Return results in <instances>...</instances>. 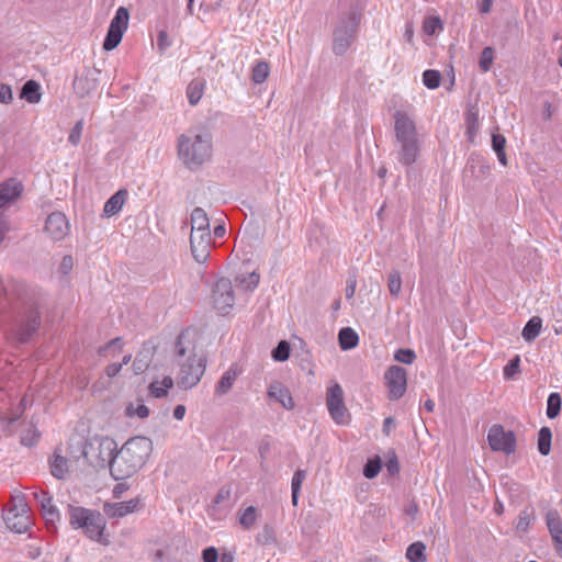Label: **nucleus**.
I'll use <instances>...</instances> for the list:
<instances>
[{
	"label": "nucleus",
	"instance_id": "1",
	"mask_svg": "<svg viewBox=\"0 0 562 562\" xmlns=\"http://www.w3.org/2000/svg\"><path fill=\"white\" fill-rule=\"evenodd\" d=\"M173 353L180 367L178 385L182 390L195 386L203 376L206 368V359L194 353V344L191 340L189 329L182 330L175 342Z\"/></svg>",
	"mask_w": 562,
	"mask_h": 562
},
{
	"label": "nucleus",
	"instance_id": "2",
	"mask_svg": "<svg viewBox=\"0 0 562 562\" xmlns=\"http://www.w3.org/2000/svg\"><path fill=\"white\" fill-rule=\"evenodd\" d=\"M151 452V440L146 437L128 439L120 450L116 449L112 464V476L120 481L138 472Z\"/></svg>",
	"mask_w": 562,
	"mask_h": 562
},
{
	"label": "nucleus",
	"instance_id": "3",
	"mask_svg": "<svg viewBox=\"0 0 562 562\" xmlns=\"http://www.w3.org/2000/svg\"><path fill=\"white\" fill-rule=\"evenodd\" d=\"M213 137L205 130L182 134L178 138V154L190 169L198 168L212 157Z\"/></svg>",
	"mask_w": 562,
	"mask_h": 562
},
{
	"label": "nucleus",
	"instance_id": "4",
	"mask_svg": "<svg viewBox=\"0 0 562 562\" xmlns=\"http://www.w3.org/2000/svg\"><path fill=\"white\" fill-rule=\"evenodd\" d=\"M396 138V159L404 166H411L419 155V143L414 121L402 111L394 114Z\"/></svg>",
	"mask_w": 562,
	"mask_h": 562
},
{
	"label": "nucleus",
	"instance_id": "5",
	"mask_svg": "<svg viewBox=\"0 0 562 562\" xmlns=\"http://www.w3.org/2000/svg\"><path fill=\"white\" fill-rule=\"evenodd\" d=\"M361 14L351 10L341 14L333 32V53L337 56L344 55L351 46L360 23Z\"/></svg>",
	"mask_w": 562,
	"mask_h": 562
},
{
	"label": "nucleus",
	"instance_id": "6",
	"mask_svg": "<svg viewBox=\"0 0 562 562\" xmlns=\"http://www.w3.org/2000/svg\"><path fill=\"white\" fill-rule=\"evenodd\" d=\"M117 443L112 438L94 437L85 445L82 454L88 462L95 467H109L112 473Z\"/></svg>",
	"mask_w": 562,
	"mask_h": 562
},
{
	"label": "nucleus",
	"instance_id": "7",
	"mask_svg": "<svg viewBox=\"0 0 562 562\" xmlns=\"http://www.w3.org/2000/svg\"><path fill=\"white\" fill-rule=\"evenodd\" d=\"M326 406L331 419L337 425H347L350 420V415L345 405L344 390L339 383L334 382L326 393Z\"/></svg>",
	"mask_w": 562,
	"mask_h": 562
},
{
	"label": "nucleus",
	"instance_id": "8",
	"mask_svg": "<svg viewBox=\"0 0 562 562\" xmlns=\"http://www.w3.org/2000/svg\"><path fill=\"white\" fill-rule=\"evenodd\" d=\"M130 21V12L127 8H117L113 19L110 22L105 38L103 41V49L112 50L121 43Z\"/></svg>",
	"mask_w": 562,
	"mask_h": 562
},
{
	"label": "nucleus",
	"instance_id": "9",
	"mask_svg": "<svg viewBox=\"0 0 562 562\" xmlns=\"http://www.w3.org/2000/svg\"><path fill=\"white\" fill-rule=\"evenodd\" d=\"M487 441L493 451L512 454L516 450V437L513 431H505L499 424L493 425L487 434Z\"/></svg>",
	"mask_w": 562,
	"mask_h": 562
},
{
	"label": "nucleus",
	"instance_id": "10",
	"mask_svg": "<svg viewBox=\"0 0 562 562\" xmlns=\"http://www.w3.org/2000/svg\"><path fill=\"white\" fill-rule=\"evenodd\" d=\"M213 303L214 307L222 315H226L232 311L235 304V295L229 279L221 278L215 282L213 288Z\"/></svg>",
	"mask_w": 562,
	"mask_h": 562
},
{
	"label": "nucleus",
	"instance_id": "11",
	"mask_svg": "<svg viewBox=\"0 0 562 562\" xmlns=\"http://www.w3.org/2000/svg\"><path fill=\"white\" fill-rule=\"evenodd\" d=\"M491 166L486 159L480 155H471L463 170V182L469 188H474L476 182L487 178Z\"/></svg>",
	"mask_w": 562,
	"mask_h": 562
},
{
	"label": "nucleus",
	"instance_id": "12",
	"mask_svg": "<svg viewBox=\"0 0 562 562\" xmlns=\"http://www.w3.org/2000/svg\"><path fill=\"white\" fill-rule=\"evenodd\" d=\"M389 390V398L394 401L401 398L407 387V372L400 366H391L384 374Z\"/></svg>",
	"mask_w": 562,
	"mask_h": 562
},
{
	"label": "nucleus",
	"instance_id": "13",
	"mask_svg": "<svg viewBox=\"0 0 562 562\" xmlns=\"http://www.w3.org/2000/svg\"><path fill=\"white\" fill-rule=\"evenodd\" d=\"M41 325V314L37 307H30L19 325L16 338L20 342H27Z\"/></svg>",
	"mask_w": 562,
	"mask_h": 562
},
{
	"label": "nucleus",
	"instance_id": "14",
	"mask_svg": "<svg viewBox=\"0 0 562 562\" xmlns=\"http://www.w3.org/2000/svg\"><path fill=\"white\" fill-rule=\"evenodd\" d=\"M212 236L211 233H191L190 247L194 260L204 263L211 254Z\"/></svg>",
	"mask_w": 562,
	"mask_h": 562
},
{
	"label": "nucleus",
	"instance_id": "15",
	"mask_svg": "<svg viewBox=\"0 0 562 562\" xmlns=\"http://www.w3.org/2000/svg\"><path fill=\"white\" fill-rule=\"evenodd\" d=\"M69 229L68 220L61 212H53L46 218L44 231L53 240H61Z\"/></svg>",
	"mask_w": 562,
	"mask_h": 562
},
{
	"label": "nucleus",
	"instance_id": "16",
	"mask_svg": "<svg viewBox=\"0 0 562 562\" xmlns=\"http://www.w3.org/2000/svg\"><path fill=\"white\" fill-rule=\"evenodd\" d=\"M144 507L142 498L135 497L127 502L105 503L104 513L111 518H122Z\"/></svg>",
	"mask_w": 562,
	"mask_h": 562
},
{
	"label": "nucleus",
	"instance_id": "17",
	"mask_svg": "<svg viewBox=\"0 0 562 562\" xmlns=\"http://www.w3.org/2000/svg\"><path fill=\"white\" fill-rule=\"evenodd\" d=\"M23 190V183L15 178H10L0 182V209L18 201L21 198Z\"/></svg>",
	"mask_w": 562,
	"mask_h": 562
},
{
	"label": "nucleus",
	"instance_id": "18",
	"mask_svg": "<svg viewBox=\"0 0 562 562\" xmlns=\"http://www.w3.org/2000/svg\"><path fill=\"white\" fill-rule=\"evenodd\" d=\"M546 524L555 544V551L562 558V519L557 509H550L546 514Z\"/></svg>",
	"mask_w": 562,
	"mask_h": 562
},
{
	"label": "nucleus",
	"instance_id": "19",
	"mask_svg": "<svg viewBox=\"0 0 562 562\" xmlns=\"http://www.w3.org/2000/svg\"><path fill=\"white\" fill-rule=\"evenodd\" d=\"M32 494L36 499L37 504L40 505L43 513V517L45 518L47 524H54L56 520L59 519V512L57 507L53 504V497L49 495L48 492L34 491Z\"/></svg>",
	"mask_w": 562,
	"mask_h": 562
},
{
	"label": "nucleus",
	"instance_id": "20",
	"mask_svg": "<svg viewBox=\"0 0 562 562\" xmlns=\"http://www.w3.org/2000/svg\"><path fill=\"white\" fill-rule=\"evenodd\" d=\"M3 519L7 527L16 533L26 532L31 526V518L29 513L4 510Z\"/></svg>",
	"mask_w": 562,
	"mask_h": 562
},
{
	"label": "nucleus",
	"instance_id": "21",
	"mask_svg": "<svg viewBox=\"0 0 562 562\" xmlns=\"http://www.w3.org/2000/svg\"><path fill=\"white\" fill-rule=\"evenodd\" d=\"M232 508L231 490L222 487L210 507V515L215 518L225 516Z\"/></svg>",
	"mask_w": 562,
	"mask_h": 562
},
{
	"label": "nucleus",
	"instance_id": "22",
	"mask_svg": "<svg viewBox=\"0 0 562 562\" xmlns=\"http://www.w3.org/2000/svg\"><path fill=\"white\" fill-rule=\"evenodd\" d=\"M95 89L97 80L91 77L90 70L83 71L74 79V91L80 98L89 95Z\"/></svg>",
	"mask_w": 562,
	"mask_h": 562
},
{
	"label": "nucleus",
	"instance_id": "23",
	"mask_svg": "<svg viewBox=\"0 0 562 562\" xmlns=\"http://www.w3.org/2000/svg\"><path fill=\"white\" fill-rule=\"evenodd\" d=\"M104 528V518L101 516L100 513L97 512L82 529L88 538H90L93 541L101 542Z\"/></svg>",
	"mask_w": 562,
	"mask_h": 562
},
{
	"label": "nucleus",
	"instance_id": "24",
	"mask_svg": "<svg viewBox=\"0 0 562 562\" xmlns=\"http://www.w3.org/2000/svg\"><path fill=\"white\" fill-rule=\"evenodd\" d=\"M268 395L279 402L285 409H292L294 407L290 391L280 382H274L269 386Z\"/></svg>",
	"mask_w": 562,
	"mask_h": 562
},
{
	"label": "nucleus",
	"instance_id": "25",
	"mask_svg": "<svg viewBox=\"0 0 562 562\" xmlns=\"http://www.w3.org/2000/svg\"><path fill=\"white\" fill-rule=\"evenodd\" d=\"M238 369L235 364L231 366L220 378L218 382L215 385L214 393L217 396H223L227 394L233 387L237 376Z\"/></svg>",
	"mask_w": 562,
	"mask_h": 562
},
{
	"label": "nucleus",
	"instance_id": "26",
	"mask_svg": "<svg viewBox=\"0 0 562 562\" xmlns=\"http://www.w3.org/2000/svg\"><path fill=\"white\" fill-rule=\"evenodd\" d=\"M69 522L74 528H83L97 513L85 507L69 505Z\"/></svg>",
	"mask_w": 562,
	"mask_h": 562
},
{
	"label": "nucleus",
	"instance_id": "27",
	"mask_svg": "<svg viewBox=\"0 0 562 562\" xmlns=\"http://www.w3.org/2000/svg\"><path fill=\"white\" fill-rule=\"evenodd\" d=\"M128 192L126 189H120L105 202L103 213L106 216H113L117 214L122 210Z\"/></svg>",
	"mask_w": 562,
	"mask_h": 562
},
{
	"label": "nucleus",
	"instance_id": "28",
	"mask_svg": "<svg viewBox=\"0 0 562 562\" xmlns=\"http://www.w3.org/2000/svg\"><path fill=\"white\" fill-rule=\"evenodd\" d=\"M191 233H211L209 216L202 207H195L191 213Z\"/></svg>",
	"mask_w": 562,
	"mask_h": 562
},
{
	"label": "nucleus",
	"instance_id": "29",
	"mask_svg": "<svg viewBox=\"0 0 562 562\" xmlns=\"http://www.w3.org/2000/svg\"><path fill=\"white\" fill-rule=\"evenodd\" d=\"M338 342L341 350H351L359 344V336L351 327H342L338 333Z\"/></svg>",
	"mask_w": 562,
	"mask_h": 562
},
{
	"label": "nucleus",
	"instance_id": "30",
	"mask_svg": "<svg viewBox=\"0 0 562 562\" xmlns=\"http://www.w3.org/2000/svg\"><path fill=\"white\" fill-rule=\"evenodd\" d=\"M20 98L32 104L38 103L42 98L40 83L35 80H27L21 89Z\"/></svg>",
	"mask_w": 562,
	"mask_h": 562
},
{
	"label": "nucleus",
	"instance_id": "31",
	"mask_svg": "<svg viewBox=\"0 0 562 562\" xmlns=\"http://www.w3.org/2000/svg\"><path fill=\"white\" fill-rule=\"evenodd\" d=\"M205 89V81L200 78L193 79L187 87V98L191 105H196Z\"/></svg>",
	"mask_w": 562,
	"mask_h": 562
},
{
	"label": "nucleus",
	"instance_id": "32",
	"mask_svg": "<svg viewBox=\"0 0 562 562\" xmlns=\"http://www.w3.org/2000/svg\"><path fill=\"white\" fill-rule=\"evenodd\" d=\"M464 120L467 126L465 134L468 139L473 142L479 132V111L474 108L469 109L465 113Z\"/></svg>",
	"mask_w": 562,
	"mask_h": 562
},
{
	"label": "nucleus",
	"instance_id": "33",
	"mask_svg": "<svg viewBox=\"0 0 562 562\" xmlns=\"http://www.w3.org/2000/svg\"><path fill=\"white\" fill-rule=\"evenodd\" d=\"M173 386V380L171 376H165L161 381H153L149 384V392L156 398H162L167 396L168 391Z\"/></svg>",
	"mask_w": 562,
	"mask_h": 562
},
{
	"label": "nucleus",
	"instance_id": "34",
	"mask_svg": "<svg viewBox=\"0 0 562 562\" xmlns=\"http://www.w3.org/2000/svg\"><path fill=\"white\" fill-rule=\"evenodd\" d=\"M542 327V319L538 316L531 317L527 324L525 325L522 329V337L526 341H532L535 340L541 330Z\"/></svg>",
	"mask_w": 562,
	"mask_h": 562
},
{
	"label": "nucleus",
	"instance_id": "35",
	"mask_svg": "<svg viewBox=\"0 0 562 562\" xmlns=\"http://www.w3.org/2000/svg\"><path fill=\"white\" fill-rule=\"evenodd\" d=\"M552 431L549 427L543 426L538 432V451L541 456H548L551 451Z\"/></svg>",
	"mask_w": 562,
	"mask_h": 562
},
{
	"label": "nucleus",
	"instance_id": "36",
	"mask_svg": "<svg viewBox=\"0 0 562 562\" xmlns=\"http://www.w3.org/2000/svg\"><path fill=\"white\" fill-rule=\"evenodd\" d=\"M406 559L409 562H426V546L422 541L413 542L406 550Z\"/></svg>",
	"mask_w": 562,
	"mask_h": 562
},
{
	"label": "nucleus",
	"instance_id": "37",
	"mask_svg": "<svg viewBox=\"0 0 562 562\" xmlns=\"http://www.w3.org/2000/svg\"><path fill=\"white\" fill-rule=\"evenodd\" d=\"M561 406H562V397H561L560 393H558V392L550 393L547 398V411H546L547 417L550 419H554L555 417H558L561 412Z\"/></svg>",
	"mask_w": 562,
	"mask_h": 562
},
{
	"label": "nucleus",
	"instance_id": "38",
	"mask_svg": "<svg viewBox=\"0 0 562 562\" xmlns=\"http://www.w3.org/2000/svg\"><path fill=\"white\" fill-rule=\"evenodd\" d=\"M306 479V471L305 470H296L293 474L292 482H291V498L293 506H297L299 502V495L302 488V484Z\"/></svg>",
	"mask_w": 562,
	"mask_h": 562
},
{
	"label": "nucleus",
	"instance_id": "39",
	"mask_svg": "<svg viewBox=\"0 0 562 562\" xmlns=\"http://www.w3.org/2000/svg\"><path fill=\"white\" fill-rule=\"evenodd\" d=\"M68 471V461L65 457L55 454L50 461V473L56 479H64Z\"/></svg>",
	"mask_w": 562,
	"mask_h": 562
},
{
	"label": "nucleus",
	"instance_id": "40",
	"mask_svg": "<svg viewBox=\"0 0 562 562\" xmlns=\"http://www.w3.org/2000/svg\"><path fill=\"white\" fill-rule=\"evenodd\" d=\"M260 277L257 272H250L245 274H238L235 279L237 284L245 291H254L259 283Z\"/></svg>",
	"mask_w": 562,
	"mask_h": 562
},
{
	"label": "nucleus",
	"instance_id": "41",
	"mask_svg": "<svg viewBox=\"0 0 562 562\" xmlns=\"http://www.w3.org/2000/svg\"><path fill=\"white\" fill-rule=\"evenodd\" d=\"M506 138L501 134L492 135V148L496 153L498 161L503 165H507V157L505 154Z\"/></svg>",
	"mask_w": 562,
	"mask_h": 562
},
{
	"label": "nucleus",
	"instance_id": "42",
	"mask_svg": "<svg viewBox=\"0 0 562 562\" xmlns=\"http://www.w3.org/2000/svg\"><path fill=\"white\" fill-rule=\"evenodd\" d=\"M270 72V67L267 61L259 60L255 64L251 71V80L259 85L266 81Z\"/></svg>",
	"mask_w": 562,
	"mask_h": 562
},
{
	"label": "nucleus",
	"instance_id": "43",
	"mask_svg": "<svg viewBox=\"0 0 562 562\" xmlns=\"http://www.w3.org/2000/svg\"><path fill=\"white\" fill-rule=\"evenodd\" d=\"M5 510H12L15 513H29V505L25 496L21 492H15L11 496V502Z\"/></svg>",
	"mask_w": 562,
	"mask_h": 562
},
{
	"label": "nucleus",
	"instance_id": "44",
	"mask_svg": "<svg viewBox=\"0 0 562 562\" xmlns=\"http://www.w3.org/2000/svg\"><path fill=\"white\" fill-rule=\"evenodd\" d=\"M258 517V510L255 506H248L244 512L239 514V524L245 529H250L256 522Z\"/></svg>",
	"mask_w": 562,
	"mask_h": 562
},
{
	"label": "nucleus",
	"instance_id": "45",
	"mask_svg": "<svg viewBox=\"0 0 562 562\" xmlns=\"http://www.w3.org/2000/svg\"><path fill=\"white\" fill-rule=\"evenodd\" d=\"M423 83L428 89H437L441 83V74L435 69H427L423 72Z\"/></svg>",
	"mask_w": 562,
	"mask_h": 562
},
{
	"label": "nucleus",
	"instance_id": "46",
	"mask_svg": "<svg viewBox=\"0 0 562 562\" xmlns=\"http://www.w3.org/2000/svg\"><path fill=\"white\" fill-rule=\"evenodd\" d=\"M291 347L286 340H281L272 350L271 356L274 361L283 362L290 357Z\"/></svg>",
	"mask_w": 562,
	"mask_h": 562
},
{
	"label": "nucleus",
	"instance_id": "47",
	"mask_svg": "<svg viewBox=\"0 0 562 562\" xmlns=\"http://www.w3.org/2000/svg\"><path fill=\"white\" fill-rule=\"evenodd\" d=\"M443 30V24L439 16H428L424 20L423 31L427 35H434L438 31Z\"/></svg>",
	"mask_w": 562,
	"mask_h": 562
},
{
	"label": "nucleus",
	"instance_id": "48",
	"mask_svg": "<svg viewBox=\"0 0 562 562\" xmlns=\"http://www.w3.org/2000/svg\"><path fill=\"white\" fill-rule=\"evenodd\" d=\"M382 462L380 458L370 459L363 467V475L367 479H374L381 471Z\"/></svg>",
	"mask_w": 562,
	"mask_h": 562
},
{
	"label": "nucleus",
	"instance_id": "49",
	"mask_svg": "<svg viewBox=\"0 0 562 562\" xmlns=\"http://www.w3.org/2000/svg\"><path fill=\"white\" fill-rule=\"evenodd\" d=\"M494 60V49L492 47H485L480 56V68L483 71H488Z\"/></svg>",
	"mask_w": 562,
	"mask_h": 562
},
{
	"label": "nucleus",
	"instance_id": "50",
	"mask_svg": "<svg viewBox=\"0 0 562 562\" xmlns=\"http://www.w3.org/2000/svg\"><path fill=\"white\" fill-rule=\"evenodd\" d=\"M394 359L404 364H412L416 359V353L412 349H398L394 353Z\"/></svg>",
	"mask_w": 562,
	"mask_h": 562
},
{
	"label": "nucleus",
	"instance_id": "51",
	"mask_svg": "<svg viewBox=\"0 0 562 562\" xmlns=\"http://www.w3.org/2000/svg\"><path fill=\"white\" fill-rule=\"evenodd\" d=\"M389 291L391 295L397 297L402 289V279L398 272H393L389 276Z\"/></svg>",
	"mask_w": 562,
	"mask_h": 562
},
{
	"label": "nucleus",
	"instance_id": "52",
	"mask_svg": "<svg viewBox=\"0 0 562 562\" xmlns=\"http://www.w3.org/2000/svg\"><path fill=\"white\" fill-rule=\"evenodd\" d=\"M149 362V357L144 355V352H139L133 362L134 372L136 374L143 373L148 368Z\"/></svg>",
	"mask_w": 562,
	"mask_h": 562
},
{
	"label": "nucleus",
	"instance_id": "53",
	"mask_svg": "<svg viewBox=\"0 0 562 562\" xmlns=\"http://www.w3.org/2000/svg\"><path fill=\"white\" fill-rule=\"evenodd\" d=\"M83 125H85L83 120H79L78 122H76V124L74 125V127L71 128V131L69 133L68 140L74 146H77L81 139Z\"/></svg>",
	"mask_w": 562,
	"mask_h": 562
},
{
	"label": "nucleus",
	"instance_id": "54",
	"mask_svg": "<svg viewBox=\"0 0 562 562\" xmlns=\"http://www.w3.org/2000/svg\"><path fill=\"white\" fill-rule=\"evenodd\" d=\"M532 520L531 513L528 509H524L519 513L518 520L516 524L517 530L526 531Z\"/></svg>",
	"mask_w": 562,
	"mask_h": 562
},
{
	"label": "nucleus",
	"instance_id": "55",
	"mask_svg": "<svg viewBox=\"0 0 562 562\" xmlns=\"http://www.w3.org/2000/svg\"><path fill=\"white\" fill-rule=\"evenodd\" d=\"M520 358L519 356H515L504 367V376L505 379H512L517 372H519Z\"/></svg>",
	"mask_w": 562,
	"mask_h": 562
},
{
	"label": "nucleus",
	"instance_id": "56",
	"mask_svg": "<svg viewBox=\"0 0 562 562\" xmlns=\"http://www.w3.org/2000/svg\"><path fill=\"white\" fill-rule=\"evenodd\" d=\"M126 415H136L139 418H146L149 415V408L145 404H138L136 407H134L133 404H130L126 407Z\"/></svg>",
	"mask_w": 562,
	"mask_h": 562
},
{
	"label": "nucleus",
	"instance_id": "57",
	"mask_svg": "<svg viewBox=\"0 0 562 562\" xmlns=\"http://www.w3.org/2000/svg\"><path fill=\"white\" fill-rule=\"evenodd\" d=\"M40 436L41 435L37 429H29L26 432L22 435L21 442L23 446L32 447L38 441Z\"/></svg>",
	"mask_w": 562,
	"mask_h": 562
},
{
	"label": "nucleus",
	"instance_id": "58",
	"mask_svg": "<svg viewBox=\"0 0 562 562\" xmlns=\"http://www.w3.org/2000/svg\"><path fill=\"white\" fill-rule=\"evenodd\" d=\"M171 46V41L166 31H159L157 35V49L160 54H164L166 49Z\"/></svg>",
	"mask_w": 562,
	"mask_h": 562
},
{
	"label": "nucleus",
	"instance_id": "59",
	"mask_svg": "<svg viewBox=\"0 0 562 562\" xmlns=\"http://www.w3.org/2000/svg\"><path fill=\"white\" fill-rule=\"evenodd\" d=\"M257 540L263 544L273 543L276 540L273 528L267 525L263 532L258 536Z\"/></svg>",
	"mask_w": 562,
	"mask_h": 562
},
{
	"label": "nucleus",
	"instance_id": "60",
	"mask_svg": "<svg viewBox=\"0 0 562 562\" xmlns=\"http://www.w3.org/2000/svg\"><path fill=\"white\" fill-rule=\"evenodd\" d=\"M122 346H123L122 339L120 337H116V338L112 339L110 342H108L106 345L101 346L98 349V353H99V356H105L108 350H110V349L121 350Z\"/></svg>",
	"mask_w": 562,
	"mask_h": 562
},
{
	"label": "nucleus",
	"instance_id": "61",
	"mask_svg": "<svg viewBox=\"0 0 562 562\" xmlns=\"http://www.w3.org/2000/svg\"><path fill=\"white\" fill-rule=\"evenodd\" d=\"M203 562H217L218 552L215 547H207L202 551Z\"/></svg>",
	"mask_w": 562,
	"mask_h": 562
},
{
	"label": "nucleus",
	"instance_id": "62",
	"mask_svg": "<svg viewBox=\"0 0 562 562\" xmlns=\"http://www.w3.org/2000/svg\"><path fill=\"white\" fill-rule=\"evenodd\" d=\"M11 87L4 83H0V102L9 103L12 100Z\"/></svg>",
	"mask_w": 562,
	"mask_h": 562
},
{
	"label": "nucleus",
	"instance_id": "63",
	"mask_svg": "<svg viewBox=\"0 0 562 562\" xmlns=\"http://www.w3.org/2000/svg\"><path fill=\"white\" fill-rule=\"evenodd\" d=\"M74 267V259L71 256H64L59 266V271L63 274H68Z\"/></svg>",
	"mask_w": 562,
	"mask_h": 562
},
{
	"label": "nucleus",
	"instance_id": "64",
	"mask_svg": "<svg viewBox=\"0 0 562 562\" xmlns=\"http://www.w3.org/2000/svg\"><path fill=\"white\" fill-rule=\"evenodd\" d=\"M122 370V364L120 363H111L105 368V372L108 376L113 378L120 373Z\"/></svg>",
	"mask_w": 562,
	"mask_h": 562
}]
</instances>
